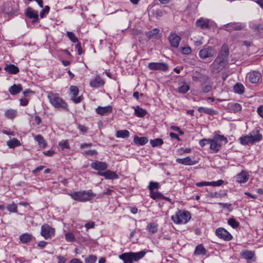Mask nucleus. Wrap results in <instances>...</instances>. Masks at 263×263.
<instances>
[{
	"label": "nucleus",
	"mask_w": 263,
	"mask_h": 263,
	"mask_svg": "<svg viewBox=\"0 0 263 263\" xmlns=\"http://www.w3.org/2000/svg\"><path fill=\"white\" fill-rule=\"evenodd\" d=\"M70 91L71 99L73 102H74L76 103H78L81 101V97H77V96L78 95L79 93V89L77 86L73 85L71 86L70 87Z\"/></svg>",
	"instance_id": "nucleus-15"
},
{
	"label": "nucleus",
	"mask_w": 263,
	"mask_h": 263,
	"mask_svg": "<svg viewBox=\"0 0 263 263\" xmlns=\"http://www.w3.org/2000/svg\"><path fill=\"white\" fill-rule=\"evenodd\" d=\"M41 235L45 239H50L55 235V229L49 225L44 224L41 227Z\"/></svg>",
	"instance_id": "nucleus-9"
},
{
	"label": "nucleus",
	"mask_w": 263,
	"mask_h": 263,
	"mask_svg": "<svg viewBox=\"0 0 263 263\" xmlns=\"http://www.w3.org/2000/svg\"><path fill=\"white\" fill-rule=\"evenodd\" d=\"M150 197L154 200H159L162 199L163 195L158 192L152 191L150 193Z\"/></svg>",
	"instance_id": "nucleus-38"
},
{
	"label": "nucleus",
	"mask_w": 263,
	"mask_h": 263,
	"mask_svg": "<svg viewBox=\"0 0 263 263\" xmlns=\"http://www.w3.org/2000/svg\"><path fill=\"white\" fill-rule=\"evenodd\" d=\"M212 89V86L210 85H202V92L203 93H207L210 92Z\"/></svg>",
	"instance_id": "nucleus-51"
},
{
	"label": "nucleus",
	"mask_w": 263,
	"mask_h": 263,
	"mask_svg": "<svg viewBox=\"0 0 263 263\" xmlns=\"http://www.w3.org/2000/svg\"><path fill=\"white\" fill-rule=\"evenodd\" d=\"M234 91L235 92L241 95L244 92L245 87L242 84L237 83L234 86Z\"/></svg>",
	"instance_id": "nucleus-35"
},
{
	"label": "nucleus",
	"mask_w": 263,
	"mask_h": 263,
	"mask_svg": "<svg viewBox=\"0 0 263 263\" xmlns=\"http://www.w3.org/2000/svg\"><path fill=\"white\" fill-rule=\"evenodd\" d=\"M47 97L50 103L55 107L60 110L67 109V104L65 101L60 97L58 93L49 92Z\"/></svg>",
	"instance_id": "nucleus-4"
},
{
	"label": "nucleus",
	"mask_w": 263,
	"mask_h": 263,
	"mask_svg": "<svg viewBox=\"0 0 263 263\" xmlns=\"http://www.w3.org/2000/svg\"><path fill=\"white\" fill-rule=\"evenodd\" d=\"M54 153V152L52 150H48L43 152V154L47 156H51Z\"/></svg>",
	"instance_id": "nucleus-64"
},
{
	"label": "nucleus",
	"mask_w": 263,
	"mask_h": 263,
	"mask_svg": "<svg viewBox=\"0 0 263 263\" xmlns=\"http://www.w3.org/2000/svg\"><path fill=\"white\" fill-rule=\"evenodd\" d=\"M216 50L214 47L207 46L201 49L199 52V56L201 59H205L215 55L216 53Z\"/></svg>",
	"instance_id": "nucleus-8"
},
{
	"label": "nucleus",
	"mask_w": 263,
	"mask_h": 263,
	"mask_svg": "<svg viewBox=\"0 0 263 263\" xmlns=\"http://www.w3.org/2000/svg\"><path fill=\"white\" fill-rule=\"evenodd\" d=\"M228 223L233 229L237 228L239 226V223L233 218H231L228 220Z\"/></svg>",
	"instance_id": "nucleus-40"
},
{
	"label": "nucleus",
	"mask_w": 263,
	"mask_h": 263,
	"mask_svg": "<svg viewBox=\"0 0 263 263\" xmlns=\"http://www.w3.org/2000/svg\"><path fill=\"white\" fill-rule=\"evenodd\" d=\"M66 34L68 38L72 42L76 43L79 42L78 37L75 35L73 32L71 31H67Z\"/></svg>",
	"instance_id": "nucleus-43"
},
{
	"label": "nucleus",
	"mask_w": 263,
	"mask_h": 263,
	"mask_svg": "<svg viewBox=\"0 0 263 263\" xmlns=\"http://www.w3.org/2000/svg\"><path fill=\"white\" fill-rule=\"evenodd\" d=\"M90 166L93 170L98 171H105L107 168V165L105 162L99 161H95L92 162Z\"/></svg>",
	"instance_id": "nucleus-16"
},
{
	"label": "nucleus",
	"mask_w": 263,
	"mask_h": 263,
	"mask_svg": "<svg viewBox=\"0 0 263 263\" xmlns=\"http://www.w3.org/2000/svg\"><path fill=\"white\" fill-rule=\"evenodd\" d=\"M148 67L152 70H160L166 71L168 69V65L166 63L161 62H152L148 65Z\"/></svg>",
	"instance_id": "nucleus-11"
},
{
	"label": "nucleus",
	"mask_w": 263,
	"mask_h": 263,
	"mask_svg": "<svg viewBox=\"0 0 263 263\" xmlns=\"http://www.w3.org/2000/svg\"><path fill=\"white\" fill-rule=\"evenodd\" d=\"M148 141V139L145 137H139L136 135L134 138V143L138 145H143L147 143Z\"/></svg>",
	"instance_id": "nucleus-26"
},
{
	"label": "nucleus",
	"mask_w": 263,
	"mask_h": 263,
	"mask_svg": "<svg viewBox=\"0 0 263 263\" xmlns=\"http://www.w3.org/2000/svg\"><path fill=\"white\" fill-rule=\"evenodd\" d=\"M59 145L60 146L62 149L65 148H69V144L67 141H62L59 143Z\"/></svg>",
	"instance_id": "nucleus-52"
},
{
	"label": "nucleus",
	"mask_w": 263,
	"mask_h": 263,
	"mask_svg": "<svg viewBox=\"0 0 263 263\" xmlns=\"http://www.w3.org/2000/svg\"><path fill=\"white\" fill-rule=\"evenodd\" d=\"M33 236L29 233H24L20 235V240L22 243H27L29 242L32 239Z\"/></svg>",
	"instance_id": "nucleus-29"
},
{
	"label": "nucleus",
	"mask_w": 263,
	"mask_h": 263,
	"mask_svg": "<svg viewBox=\"0 0 263 263\" xmlns=\"http://www.w3.org/2000/svg\"><path fill=\"white\" fill-rule=\"evenodd\" d=\"M65 239L69 242H73L76 240L74 234L72 233H68L65 234Z\"/></svg>",
	"instance_id": "nucleus-48"
},
{
	"label": "nucleus",
	"mask_w": 263,
	"mask_h": 263,
	"mask_svg": "<svg viewBox=\"0 0 263 263\" xmlns=\"http://www.w3.org/2000/svg\"><path fill=\"white\" fill-rule=\"evenodd\" d=\"M7 209L11 212H16L17 211V206L14 203L8 205Z\"/></svg>",
	"instance_id": "nucleus-53"
},
{
	"label": "nucleus",
	"mask_w": 263,
	"mask_h": 263,
	"mask_svg": "<svg viewBox=\"0 0 263 263\" xmlns=\"http://www.w3.org/2000/svg\"><path fill=\"white\" fill-rule=\"evenodd\" d=\"M7 145L10 148H14L17 146L21 145V143L19 140L15 138H13L7 142Z\"/></svg>",
	"instance_id": "nucleus-31"
},
{
	"label": "nucleus",
	"mask_w": 263,
	"mask_h": 263,
	"mask_svg": "<svg viewBox=\"0 0 263 263\" xmlns=\"http://www.w3.org/2000/svg\"><path fill=\"white\" fill-rule=\"evenodd\" d=\"M257 112L259 116L263 118V105H261L257 108Z\"/></svg>",
	"instance_id": "nucleus-63"
},
{
	"label": "nucleus",
	"mask_w": 263,
	"mask_h": 263,
	"mask_svg": "<svg viewBox=\"0 0 263 263\" xmlns=\"http://www.w3.org/2000/svg\"><path fill=\"white\" fill-rule=\"evenodd\" d=\"M150 143L152 146L154 147L162 145L163 144V141L161 138H156L154 140H151Z\"/></svg>",
	"instance_id": "nucleus-37"
},
{
	"label": "nucleus",
	"mask_w": 263,
	"mask_h": 263,
	"mask_svg": "<svg viewBox=\"0 0 263 263\" xmlns=\"http://www.w3.org/2000/svg\"><path fill=\"white\" fill-rule=\"evenodd\" d=\"M210 22V20L201 17L196 21V24L198 27L201 29H205L209 28Z\"/></svg>",
	"instance_id": "nucleus-18"
},
{
	"label": "nucleus",
	"mask_w": 263,
	"mask_h": 263,
	"mask_svg": "<svg viewBox=\"0 0 263 263\" xmlns=\"http://www.w3.org/2000/svg\"><path fill=\"white\" fill-rule=\"evenodd\" d=\"M104 81L99 77L97 76L90 82V86L92 87H99L103 85Z\"/></svg>",
	"instance_id": "nucleus-24"
},
{
	"label": "nucleus",
	"mask_w": 263,
	"mask_h": 263,
	"mask_svg": "<svg viewBox=\"0 0 263 263\" xmlns=\"http://www.w3.org/2000/svg\"><path fill=\"white\" fill-rule=\"evenodd\" d=\"M262 139V135L259 133L258 130H256L253 131L248 135L240 137L239 141L240 144L243 145L248 144L252 145L260 141Z\"/></svg>",
	"instance_id": "nucleus-3"
},
{
	"label": "nucleus",
	"mask_w": 263,
	"mask_h": 263,
	"mask_svg": "<svg viewBox=\"0 0 263 263\" xmlns=\"http://www.w3.org/2000/svg\"><path fill=\"white\" fill-rule=\"evenodd\" d=\"M176 162L178 163L185 165H193L197 163V161L193 160L190 157H186L184 158H177Z\"/></svg>",
	"instance_id": "nucleus-21"
},
{
	"label": "nucleus",
	"mask_w": 263,
	"mask_h": 263,
	"mask_svg": "<svg viewBox=\"0 0 263 263\" xmlns=\"http://www.w3.org/2000/svg\"><path fill=\"white\" fill-rule=\"evenodd\" d=\"M182 53L183 54H188L190 53L192 51L191 49L189 47H184L182 48L181 50Z\"/></svg>",
	"instance_id": "nucleus-55"
},
{
	"label": "nucleus",
	"mask_w": 263,
	"mask_h": 263,
	"mask_svg": "<svg viewBox=\"0 0 263 263\" xmlns=\"http://www.w3.org/2000/svg\"><path fill=\"white\" fill-rule=\"evenodd\" d=\"M247 77L251 83H257L260 80L261 76L259 72L252 71L248 73Z\"/></svg>",
	"instance_id": "nucleus-14"
},
{
	"label": "nucleus",
	"mask_w": 263,
	"mask_h": 263,
	"mask_svg": "<svg viewBox=\"0 0 263 263\" xmlns=\"http://www.w3.org/2000/svg\"><path fill=\"white\" fill-rule=\"evenodd\" d=\"M208 140L207 139H203L199 141V143L201 147H203L206 144H208Z\"/></svg>",
	"instance_id": "nucleus-60"
},
{
	"label": "nucleus",
	"mask_w": 263,
	"mask_h": 263,
	"mask_svg": "<svg viewBox=\"0 0 263 263\" xmlns=\"http://www.w3.org/2000/svg\"><path fill=\"white\" fill-rule=\"evenodd\" d=\"M23 90V87L21 84H14L9 89V92L12 95H15L20 93Z\"/></svg>",
	"instance_id": "nucleus-25"
},
{
	"label": "nucleus",
	"mask_w": 263,
	"mask_h": 263,
	"mask_svg": "<svg viewBox=\"0 0 263 263\" xmlns=\"http://www.w3.org/2000/svg\"><path fill=\"white\" fill-rule=\"evenodd\" d=\"M77 44L76 45V48L78 50V54L81 55L83 53V50L81 46V44L80 42H77Z\"/></svg>",
	"instance_id": "nucleus-56"
},
{
	"label": "nucleus",
	"mask_w": 263,
	"mask_h": 263,
	"mask_svg": "<svg viewBox=\"0 0 263 263\" xmlns=\"http://www.w3.org/2000/svg\"><path fill=\"white\" fill-rule=\"evenodd\" d=\"M17 111L16 109H7L5 113V117L9 119H13L16 116Z\"/></svg>",
	"instance_id": "nucleus-28"
},
{
	"label": "nucleus",
	"mask_w": 263,
	"mask_h": 263,
	"mask_svg": "<svg viewBox=\"0 0 263 263\" xmlns=\"http://www.w3.org/2000/svg\"><path fill=\"white\" fill-rule=\"evenodd\" d=\"M154 14L156 15L157 18L160 17L163 15V12L161 9H157L155 10Z\"/></svg>",
	"instance_id": "nucleus-57"
},
{
	"label": "nucleus",
	"mask_w": 263,
	"mask_h": 263,
	"mask_svg": "<svg viewBox=\"0 0 263 263\" xmlns=\"http://www.w3.org/2000/svg\"><path fill=\"white\" fill-rule=\"evenodd\" d=\"M97 257L95 255H90L85 258V263H95Z\"/></svg>",
	"instance_id": "nucleus-45"
},
{
	"label": "nucleus",
	"mask_w": 263,
	"mask_h": 263,
	"mask_svg": "<svg viewBox=\"0 0 263 263\" xmlns=\"http://www.w3.org/2000/svg\"><path fill=\"white\" fill-rule=\"evenodd\" d=\"M194 254L196 255H204L206 254V250L202 245H198L195 249Z\"/></svg>",
	"instance_id": "nucleus-34"
},
{
	"label": "nucleus",
	"mask_w": 263,
	"mask_h": 263,
	"mask_svg": "<svg viewBox=\"0 0 263 263\" xmlns=\"http://www.w3.org/2000/svg\"><path fill=\"white\" fill-rule=\"evenodd\" d=\"M229 54V50L228 45H223L217 57L210 65V69L212 73H218L226 67L228 63Z\"/></svg>",
	"instance_id": "nucleus-1"
},
{
	"label": "nucleus",
	"mask_w": 263,
	"mask_h": 263,
	"mask_svg": "<svg viewBox=\"0 0 263 263\" xmlns=\"http://www.w3.org/2000/svg\"><path fill=\"white\" fill-rule=\"evenodd\" d=\"M196 185L198 187H202L203 186H209V182L202 181L196 183Z\"/></svg>",
	"instance_id": "nucleus-62"
},
{
	"label": "nucleus",
	"mask_w": 263,
	"mask_h": 263,
	"mask_svg": "<svg viewBox=\"0 0 263 263\" xmlns=\"http://www.w3.org/2000/svg\"><path fill=\"white\" fill-rule=\"evenodd\" d=\"M78 129L83 133H86L88 130L87 127L83 125H79Z\"/></svg>",
	"instance_id": "nucleus-61"
},
{
	"label": "nucleus",
	"mask_w": 263,
	"mask_h": 263,
	"mask_svg": "<svg viewBox=\"0 0 263 263\" xmlns=\"http://www.w3.org/2000/svg\"><path fill=\"white\" fill-rule=\"evenodd\" d=\"M190 89V86L184 83L183 85L178 87V92L182 93H185L187 92Z\"/></svg>",
	"instance_id": "nucleus-42"
},
{
	"label": "nucleus",
	"mask_w": 263,
	"mask_h": 263,
	"mask_svg": "<svg viewBox=\"0 0 263 263\" xmlns=\"http://www.w3.org/2000/svg\"><path fill=\"white\" fill-rule=\"evenodd\" d=\"M135 114L137 117H143L146 114L145 110L140 108L139 106H136L135 108Z\"/></svg>",
	"instance_id": "nucleus-36"
},
{
	"label": "nucleus",
	"mask_w": 263,
	"mask_h": 263,
	"mask_svg": "<svg viewBox=\"0 0 263 263\" xmlns=\"http://www.w3.org/2000/svg\"><path fill=\"white\" fill-rule=\"evenodd\" d=\"M4 69L10 74H16L19 71L18 68L13 64L7 65Z\"/></svg>",
	"instance_id": "nucleus-27"
},
{
	"label": "nucleus",
	"mask_w": 263,
	"mask_h": 263,
	"mask_svg": "<svg viewBox=\"0 0 263 263\" xmlns=\"http://www.w3.org/2000/svg\"><path fill=\"white\" fill-rule=\"evenodd\" d=\"M129 136V133L126 129L119 130L117 132L116 137L117 138H127Z\"/></svg>",
	"instance_id": "nucleus-33"
},
{
	"label": "nucleus",
	"mask_w": 263,
	"mask_h": 263,
	"mask_svg": "<svg viewBox=\"0 0 263 263\" xmlns=\"http://www.w3.org/2000/svg\"><path fill=\"white\" fill-rule=\"evenodd\" d=\"M249 179V175L245 171H242L235 176L236 181L239 183L246 182Z\"/></svg>",
	"instance_id": "nucleus-22"
},
{
	"label": "nucleus",
	"mask_w": 263,
	"mask_h": 263,
	"mask_svg": "<svg viewBox=\"0 0 263 263\" xmlns=\"http://www.w3.org/2000/svg\"><path fill=\"white\" fill-rule=\"evenodd\" d=\"M223 182L224 181L223 180H218L216 181L209 182V186H219L221 185Z\"/></svg>",
	"instance_id": "nucleus-49"
},
{
	"label": "nucleus",
	"mask_w": 263,
	"mask_h": 263,
	"mask_svg": "<svg viewBox=\"0 0 263 263\" xmlns=\"http://www.w3.org/2000/svg\"><path fill=\"white\" fill-rule=\"evenodd\" d=\"M245 27L243 23H230L223 26V29L228 31L239 30L242 29Z\"/></svg>",
	"instance_id": "nucleus-12"
},
{
	"label": "nucleus",
	"mask_w": 263,
	"mask_h": 263,
	"mask_svg": "<svg viewBox=\"0 0 263 263\" xmlns=\"http://www.w3.org/2000/svg\"><path fill=\"white\" fill-rule=\"evenodd\" d=\"M160 187V184L157 182L150 181L148 186V189L149 190L150 193L154 191V189H158Z\"/></svg>",
	"instance_id": "nucleus-39"
},
{
	"label": "nucleus",
	"mask_w": 263,
	"mask_h": 263,
	"mask_svg": "<svg viewBox=\"0 0 263 263\" xmlns=\"http://www.w3.org/2000/svg\"><path fill=\"white\" fill-rule=\"evenodd\" d=\"M50 10V7L48 6H46L40 12V17L43 18L44 17L45 14H48Z\"/></svg>",
	"instance_id": "nucleus-50"
},
{
	"label": "nucleus",
	"mask_w": 263,
	"mask_h": 263,
	"mask_svg": "<svg viewBox=\"0 0 263 263\" xmlns=\"http://www.w3.org/2000/svg\"><path fill=\"white\" fill-rule=\"evenodd\" d=\"M95 226V223L93 221H89L85 224V227L87 230L94 228Z\"/></svg>",
	"instance_id": "nucleus-54"
},
{
	"label": "nucleus",
	"mask_w": 263,
	"mask_h": 263,
	"mask_svg": "<svg viewBox=\"0 0 263 263\" xmlns=\"http://www.w3.org/2000/svg\"><path fill=\"white\" fill-rule=\"evenodd\" d=\"M159 32V30L157 28H155L152 30H150L146 33V35L149 39L154 37L157 35Z\"/></svg>",
	"instance_id": "nucleus-44"
},
{
	"label": "nucleus",
	"mask_w": 263,
	"mask_h": 263,
	"mask_svg": "<svg viewBox=\"0 0 263 263\" xmlns=\"http://www.w3.org/2000/svg\"><path fill=\"white\" fill-rule=\"evenodd\" d=\"M68 195L74 200L79 202H85L91 200L96 195L93 194L91 190L88 191H82L74 192L69 193Z\"/></svg>",
	"instance_id": "nucleus-5"
},
{
	"label": "nucleus",
	"mask_w": 263,
	"mask_h": 263,
	"mask_svg": "<svg viewBox=\"0 0 263 263\" xmlns=\"http://www.w3.org/2000/svg\"><path fill=\"white\" fill-rule=\"evenodd\" d=\"M20 105L21 106H27L29 102L28 99H26V98L20 99Z\"/></svg>",
	"instance_id": "nucleus-59"
},
{
	"label": "nucleus",
	"mask_w": 263,
	"mask_h": 263,
	"mask_svg": "<svg viewBox=\"0 0 263 263\" xmlns=\"http://www.w3.org/2000/svg\"><path fill=\"white\" fill-rule=\"evenodd\" d=\"M112 110V107L111 106L108 105L105 107L98 106L96 109V111L98 114L102 116L106 115L110 112Z\"/></svg>",
	"instance_id": "nucleus-20"
},
{
	"label": "nucleus",
	"mask_w": 263,
	"mask_h": 263,
	"mask_svg": "<svg viewBox=\"0 0 263 263\" xmlns=\"http://www.w3.org/2000/svg\"><path fill=\"white\" fill-rule=\"evenodd\" d=\"M97 153V151L95 149L86 151L84 153V154L87 155H96Z\"/></svg>",
	"instance_id": "nucleus-58"
},
{
	"label": "nucleus",
	"mask_w": 263,
	"mask_h": 263,
	"mask_svg": "<svg viewBox=\"0 0 263 263\" xmlns=\"http://www.w3.org/2000/svg\"><path fill=\"white\" fill-rule=\"evenodd\" d=\"M198 110L201 112H204L210 115H212L214 110L208 108H204L203 107H199Z\"/></svg>",
	"instance_id": "nucleus-47"
},
{
	"label": "nucleus",
	"mask_w": 263,
	"mask_h": 263,
	"mask_svg": "<svg viewBox=\"0 0 263 263\" xmlns=\"http://www.w3.org/2000/svg\"><path fill=\"white\" fill-rule=\"evenodd\" d=\"M215 233L218 238L226 241H230L233 238L232 235L223 228L216 229Z\"/></svg>",
	"instance_id": "nucleus-10"
},
{
	"label": "nucleus",
	"mask_w": 263,
	"mask_h": 263,
	"mask_svg": "<svg viewBox=\"0 0 263 263\" xmlns=\"http://www.w3.org/2000/svg\"><path fill=\"white\" fill-rule=\"evenodd\" d=\"M35 140L38 142L39 146L41 148H44L47 145L46 141L42 136L38 135L35 136Z\"/></svg>",
	"instance_id": "nucleus-32"
},
{
	"label": "nucleus",
	"mask_w": 263,
	"mask_h": 263,
	"mask_svg": "<svg viewBox=\"0 0 263 263\" xmlns=\"http://www.w3.org/2000/svg\"><path fill=\"white\" fill-rule=\"evenodd\" d=\"M146 254L144 251L138 252L124 253L119 256V258L123 260L124 263H133V261H138L143 258Z\"/></svg>",
	"instance_id": "nucleus-6"
},
{
	"label": "nucleus",
	"mask_w": 263,
	"mask_h": 263,
	"mask_svg": "<svg viewBox=\"0 0 263 263\" xmlns=\"http://www.w3.org/2000/svg\"><path fill=\"white\" fill-rule=\"evenodd\" d=\"M25 15L30 19H33L32 23H35L39 20L38 11L28 7L25 11Z\"/></svg>",
	"instance_id": "nucleus-13"
},
{
	"label": "nucleus",
	"mask_w": 263,
	"mask_h": 263,
	"mask_svg": "<svg viewBox=\"0 0 263 263\" xmlns=\"http://www.w3.org/2000/svg\"><path fill=\"white\" fill-rule=\"evenodd\" d=\"M97 174L99 176L104 177L107 179H116L119 177L116 173L110 170H107L105 172H98Z\"/></svg>",
	"instance_id": "nucleus-19"
},
{
	"label": "nucleus",
	"mask_w": 263,
	"mask_h": 263,
	"mask_svg": "<svg viewBox=\"0 0 263 263\" xmlns=\"http://www.w3.org/2000/svg\"><path fill=\"white\" fill-rule=\"evenodd\" d=\"M240 254L242 258L248 261L252 260L255 256L254 252L249 250L242 251Z\"/></svg>",
	"instance_id": "nucleus-23"
},
{
	"label": "nucleus",
	"mask_w": 263,
	"mask_h": 263,
	"mask_svg": "<svg viewBox=\"0 0 263 263\" xmlns=\"http://www.w3.org/2000/svg\"><path fill=\"white\" fill-rule=\"evenodd\" d=\"M250 27L255 30L259 31L260 30H262L263 29V26L261 24H256L254 23H251L250 24Z\"/></svg>",
	"instance_id": "nucleus-41"
},
{
	"label": "nucleus",
	"mask_w": 263,
	"mask_h": 263,
	"mask_svg": "<svg viewBox=\"0 0 263 263\" xmlns=\"http://www.w3.org/2000/svg\"><path fill=\"white\" fill-rule=\"evenodd\" d=\"M168 40L171 46L174 48H177L180 41V37L175 33H171L168 36Z\"/></svg>",
	"instance_id": "nucleus-17"
},
{
	"label": "nucleus",
	"mask_w": 263,
	"mask_h": 263,
	"mask_svg": "<svg viewBox=\"0 0 263 263\" xmlns=\"http://www.w3.org/2000/svg\"><path fill=\"white\" fill-rule=\"evenodd\" d=\"M241 105L237 103H232L229 105V108L231 112L234 113L239 112L241 110Z\"/></svg>",
	"instance_id": "nucleus-30"
},
{
	"label": "nucleus",
	"mask_w": 263,
	"mask_h": 263,
	"mask_svg": "<svg viewBox=\"0 0 263 263\" xmlns=\"http://www.w3.org/2000/svg\"><path fill=\"white\" fill-rule=\"evenodd\" d=\"M147 230L151 233H155L157 231V228L154 223H150L147 226Z\"/></svg>",
	"instance_id": "nucleus-46"
},
{
	"label": "nucleus",
	"mask_w": 263,
	"mask_h": 263,
	"mask_svg": "<svg viewBox=\"0 0 263 263\" xmlns=\"http://www.w3.org/2000/svg\"><path fill=\"white\" fill-rule=\"evenodd\" d=\"M191 218L190 213L183 210H178L171 217L173 222L177 224L186 223L190 220Z\"/></svg>",
	"instance_id": "nucleus-7"
},
{
	"label": "nucleus",
	"mask_w": 263,
	"mask_h": 263,
	"mask_svg": "<svg viewBox=\"0 0 263 263\" xmlns=\"http://www.w3.org/2000/svg\"><path fill=\"white\" fill-rule=\"evenodd\" d=\"M228 139L222 135H216L212 139L208 140V144L210 145V149L212 153H217L220 149L223 144L228 143Z\"/></svg>",
	"instance_id": "nucleus-2"
}]
</instances>
